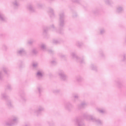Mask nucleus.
<instances>
[{
  "mask_svg": "<svg viewBox=\"0 0 126 126\" xmlns=\"http://www.w3.org/2000/svg\"><path fill=\"white\" fill-rule=\"evenodd\" d=\"M38 74H39V73H38Z\"/></svg>",
  "mask_w": 126,
  "mask_h": 126,
  "instance_id": "nucleus-1",
  "label": "nucleus"
}]
</instances>
